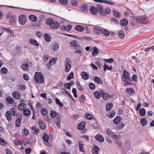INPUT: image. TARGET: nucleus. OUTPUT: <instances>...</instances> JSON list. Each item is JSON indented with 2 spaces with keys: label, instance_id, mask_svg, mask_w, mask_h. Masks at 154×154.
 <instances>
[{
  "label": "nucleus",
  "instance_id": "nucleus-53",
  "mask_svg": "<svg viewBox=\"0 0 154 154\" xmlns=\"http://www.w3.org/2000/svg\"><path fill=\"white\" fill-rule=\"evenodd\" d=\"M113 15L115 16L116 17L119 18L120 17L119 15V12L116 11H113Z\"/></svg>",
  "mask_w": 154,
  "mask_h": 154
},
{
  "label": "nucleus",
  "instance_id": "nucleus-48",
  "mask_svg": "<svg viewBox=\"0 0 154 154\" xmlns=\"http://www.w3.org/2000/svg\"><path fill=\"white\" fill-rule=\"evenodd\" d=\"M103 95L102 96V98L106 100H109V98L108 97V94L107 93H105L104 94H103Z\"/></svg>",
  "mask_w": 154,
  "mask_h": 154
},
{
  "label": "nucleus",
  "instance_id": "nucleus-52",
  "mask_svg": "<svg viewBox=\"0 0 154 154\" xmlns=\"http://www.w3.org/2000/svg\"><path fill=\"white\" fill-rule=\"evenodd\" d=\"M85 118L88 120H91L93 119L94 117L92 115L87 114L85 115Z\"/></svg>",
  "mask_w": 154,
  "mask_h": 154
},
{
  "label": "nucleus",
  "instance_id": "nucleus-33",
  "mask_svg": "<svg viewBox=\"0 0 154 154\" xmlns=\"http://www.w3.org/2000/svg\"><path fill=\"white\" fill-rule=\"evenodd\" d=\"M71 60L69 58H66L65 59V65L66 66L67 65H71Z\"/></svg>",
  "mask_w": 154,
  "mask_h": 154
},
{
  "label": "nucleus",
  "instance_id": "nucleus-24",
  "mask_svg": "<svg viewBox=\"0 0 154 154\" xmlns=\"http://www.w3.org/2000/svg\"><path fill=\"white\" fill-rule=\"evenodd\" d=\"M139 114L141 116H145L146 114V110L143 108H142L139 111Z\"/></svg>",
  "mask_w": 154,
  "mask_h": 154
},
{
  "label": "nucleus",
  "instance_id": "nucleus-49",
  "mask_svg": "<svg viewBox=\"0 0 154 154\" xmlns=\"http://www.w3.org/2000/svg\"><path fill=\"white\" fill-rule=\"evenodd\" d=\"M56 103L60 106L62 107L63 106V104L60 101V100L57 98L55 99Z\"/></svg>",
  "mask_w": 154,
  "mask_h": 154
},
{
  "label": "nucleus",
  "instance_id": "nucleus-34",
  "mask_svg": "<svg viewBox=\"0 0 154 154\" xmlns=\"http://www.w3.org/2000/svg\"><path fill=\"white\" fill-rule=\"evenodd\" d=\"M10 113L14 116H17V113L16 112L15 109L13 108H11V109L10 112Z\"/></svg>",
  "mask_w": 154,
  "mask_h": 154
},
{
  "label": "nucleus",
  "instance_id": "nucleus-38",
  "mask_svg": "<svg viewBox=\"0 0 154 154\" xmlns=\"http://www.w3.org/2000/svg\"><path fill=\"white\" fill-rule=\"evenodd\" d=\"M147 120L145 118H142L140 120V122L142 125L145 126L147 123Z\"/></svg>",
  "mask_w": 154,
  "mask_h": 154
},
{
  "label": "nucleus",
  "instance_id": "nucleus-37",
  "mask_svg": "<svg viewBox=\"0 0 154 154\" xmlns=\"http://www.w3.org/2000/svg\"><path fill=\"white\" fill-rule=\"evenodd\" d=\"M30 43L31 44L34 45L36 46H38L39 45V43L37 42V41L33 39H30Z\"/></svg>",
  "mask_w": 154,
  "mask_h": 154
},
{
  "label": "nucleus",
  "instance_id": "nucleus-11",
  "mask_svg": "<svg viewBox=\"0 0 154 154\" xmlns=\"http://www.w3.org/2000/svg\"><path fill=\"white\" fill-rule=\"evenodd\" d=\"M111 12L110 9L108 8H106L105 9H103V11L101 12V16H104L106 14H109Z\"/></svg>",
  "mask_w": 154,
  "mask_h": 154
},
{
  "label": "nucleus",
  "instance_id": "nucleus-14",
  "mask_svg": "<svg viewBox=\"0 0 154 154\" xmlns=\"http://www.w3.org/2000/svg\"><path fill=\"white\" fill-rule=\"evenodd\" d=\"M121 120L122 118L121 117L119 116H117L114 119L113 122L115 124H118L121 122Z\"/></svg>",
  "mask_w": 154,
  "mask_h": 154
},
{
  "label": "nucleus",
  "instance_id": "nucleus-17",
  "mask_svg": "<svg viewBox=\"0 0 154 154\" xmlns=\"http://www.w3.org/2000/svg\"><path fill=\"white\" fill-rule=\"evenodd\" d=\"M96 7L97 9V11L100 14H101V12H102L103 11V8L101 5L99 4H98L96 6Z\"/></svg>",
  "mask_w": 154,
  "mask_h": 154
},
{
  "label": "nucleus",
  "instance_id": "nucleus-42",
  "mask_svg": "<svg viewBox=\"0 0 154 154\" xmlns=\"http://www.w3.org/2000/svg\"><path fill=\"white\" fill-rule=\"evenodd\" d=\"M74 77V73L73 72H71L69 74L67 77V80L68 81L70 80L71 79H72Z\"/></svg>",
  "mask_w": 154,
  "mask_h": 154
},
{
  "label": "nucleus",
  "instance_id": "nucleus-62",
  "mask_svg": "<svg viewBox=\"0 0 154 154\" xmlns=\"http://www.w3.org/2000/svg\"><path fill=\"white\" fill-rule=\"evenodd\" d=\"M59 48V45L57 44H55L53 46V51H57V50H58Z\"/></svg>",
  "mask_w": 154,
  "mask_h": 154
},
{
  "label": "nucleus",
  "instance_id": "nucleus-39",
  "mask_svg": "<svg viewBox=\"0 0 154 154\" xmlns=\"http://www.w3.org/2000/svg\"><path fill=\"white\" fill-rule=\"evenodd\" d=\"M16 18L14 17H11L10 18V22L11 25H13L15 23Z\"/></svg>",
  "mask_w": 154,
  "mask_h": 154
},
{
  "label": "nucleus",
  "instance_id": "nucleus-26",
  "mask_svg": "<svg viewBox=\"0 0 154 154\" xmlns=\"http://www.w3.org/2000/svg\"><path fill=\"white\" fill-rule=\"evenodd\" d=\"M99 148L97 146L95 147L92 149V152L93 154H98V151Z\"/></svg>",
  "mask_w": 154,
  "mask_h": 154
},
{
  "label": "nucleus",
  "instance_id": "nucleus-12",
  "mask_svg": "<svg viewBox=\"0 0 154 154\" xmlns=\"http://www.w3.org/2000/svg\"><path fill=\"white\" fill-rule=\"evenodd\" d=\"M96 140L100 142H103L104 141V138L100 134H97L95 137Z\"/></svg>",
  "mask_w": 154,
  "mask_h": 154
},
{
  "label": "nucleus",
  "instance_id": "nucleus-15",
  "mask_svg": "<svg viewBox=\"0 0 154 154\" xmlns=\"http://www.w3.org/2000/svg\"><path fill=\"white\" fill-rule=\"evenodd\" d=\"M75 29L79 32H82L84 30V28L81 25H76L75 27Z\"/></svg>",
  "mask_w": 154,
  "mask_h": 154
},
{
  "label": "nucleus",
  "instance_id": "nucleus-25",
  "mask_svg": "<svg viewBox=\"0 0 154 154\" xmlns=\"http://www.w3.org/2000/svg\"><path fill=\"white\" fill-rule=\"evenodd\" d=\"M29 17V19L32 21L35 22L37 21V17L34 15H30Z\"/></svg>",
  "mask_w": 154,
  "mask_h": 154
},
{
  "label": "nucleus",
  "instance_id": "nucleus-30",
  "mask_svg": "<svg viewBox=\"0 0 154 154\" xmlns=\"http://www.w3.org/2000/svg\"><path fill=\"white\" fill-rule=\"evenodd\" d=\"M106 134L110 137H112L113 136L114 133L111 129L108 128L106 130Z\"/></svg>",
  "mask_w": 154,
  "mask_h": 154
},
{
  "label": "nucleus",
  "instance_id": "nucleus-61",
  "mask_svg": "<svg viewBox=\"0 0 154 154\" xmlns=\"http://www.w3.org/2000/svg\"><path fill=\"white\" fill-rule=\"evenodd\" d=\"M72 92L74 94V97L75 98H76L77 97V91L76 89L75 88H73L72 89Z\"/></svg>",
  "mask_w": 154,
  "mask_h": 154
},
{
  "label": "nucleus",
  "instance_id": "nucleus-22",
  "mask_svg": "<svg viewBox=\"0 0 154 154\" xmlns=\"http://www.w3.org/2000/svg\"><path fill=\"white\" fill-rule=\"evenodd\" d=\"M3 29L5 32L10 33L11 36H13L14 35V32L13 30H11L10 28H7L5 27Z\"/></svg>",
  "mask_w": 154,
  "mask_h": 154
},
{
  "label": "nucleus",
  "instance_id": "nucleus-29",
  "mask_svg": "<svg viewBox=\"0 0 154 154\" xmlns=\"http://www.w3.org/2000/svg\"><path fill=\"white\" fill-rule=\"evenodd\" d=\"M101 33H103L104 35L108 36L109 35V32L106 29H101Z\"/></svg>",
  "mask_w": 154,
  "mask_h": 154
},
{
  "label": "nucleus",
  "instance_id": "nucleus-63",
  "mask_svg": "<svg viewBox=\"0 0 154 154\" xmlns=\"http://www.w3.org/2000/svg\"><path fill=\"white\" fill-rule=\"evenodd\" d=\"M71 4L73 6H77V2L76 0H72Z\"/></svg>",
  "mask_w": 154,
  "mask_h": 154
},
{
  "label": "nucleus",
  "instance_id": "nucleus-2",
  "mask_svg": "<svg viewBox=\"0 0 154 154\" xmlns=\"http://www.w3.org/2000/svg\"><path fill=\"white\" fill-rule=\"evenodd\" d=\"M34 81L38 84L43 83L44 82V77L41 72H36L34 77Z\"/></svg>",
  "mask_w": 154,
  "mask_h": 154
},
{
  "label": "nucleus",
  "instance_id": "nucleus-46",
  "mask_svg": "<svg viewBox=\"0 0 154 154\" xmlns=\"http://www.w3.org/2000/svg\"><path fill=\"white\" fill-rule=\"evenodd\" d=\"M56 59V60H57V58H55L54 59H52L49 62V64L50 66H51V65H52L53 64H54L56 63V61L55 60V59Z\"/></svg>",
  "mask_w": 154,
  "mask_h": 154
},
{
  "label": "nucleus",
  "instance_id": "nucleus-4",
  "mask_svg": "<svg viewBox=\"0 0 154 154\" xmlns=\"http://www.w3.org/2000/svg\"><path fill=\"white\" fill-rule=\"evenodd\" d=\"M122 79L124 81H131L129 73L125 70L123 71V75L122 76Z\"/></svg>",
  "mask_w": 154,
  "mask_h": 154
},
{
  "label": "nucleus",
  "instance_id": "nucleus-45",
  "mask_svg": "<svg viewBox=\"0 0 154 154\" xmlns=\"http://www.w3.org/2000/svg\"><path fill=\"white\" fill-rule=\"evenodd\" d=\"M28 65L27 63L22 64L21 65V67L22 69L24 70H26L28 69Z\"/></svg>",
  "mask_w": 154,
  "mask_h": 154
},
{
  "label": "nucleus",
  "instance_id": "nucleus-3",
  "mask_svg": "<svg viewBox=\"0 0 154 154\" xmlns=\"http://www.w3.org/2000/svg\"><path fill=\"white\" fill-rule=\"evenodd\" d=\"M134 19L136 20L137 22L139 23L146 24L149 21L148 19L144 15L135 17H134Z\"/></svg>",
  "mask_w": 154,
  "mask_h": 154
},
{
  "label": "nucleus",
  "instance_id": "nucleus-47",
  "mask_svg": "<svg viewBox=\"0 0 154 154\" xmlns=\"http://www.w3.org/2000/svg\"><path fill=\"white\" fill-rule=\"evenodd\" d=\"M18 88L19 90L24 91L26 88V86L23 85H21L18 86Z\"/></svg>",
  "mask_w": 154,
  "mask_h": 154
},
{
  "label": "nucleus",
  "instance_id": "nucleus-40",
  "mask_svg": "<svg viewBox=\"0 0 154 154\" xmlns=\"http://www.w3.org/2000/svg\"><path fill=\"white\" fill-rule=\"evenodd\" d=\"M6 100L7 102L9 103L10 104H12L14 101L13 99L11 97H7Z\"/></svg>",
  "mask_w": 154,
  "mask_h": 154
},
{
  "label": "nucleus",
  "instance_id": "nucleus-20",
  "mask_svg": "<svg viewBox=\"0 0 154 154\" xmlns=\"http://www.w3.org/2000/svg\"><path fill=\"white\" fill-rule=\"evenodd\" d=\"M94 82L98 84H102L103 83L101 79L97 76H95L94 78Z\"/></svg>",
  "mask_w": 154,
  "mask_h": 154
},
{
  "label": "nucleus",
  "instance_id": "nucleus-1",
  "mask_svg": "<svg viewBox=\"0 0 154 154\" xmlns=\"http://www.w3.org/2000/svg\"><path fill=\"white\" fill-rule=\"evenodd\" d=\"M46 24L49 25V26L52 29H57L60 26L59 23L57 22L54 21L52 18H48L45 21Z\"/></svg>",
  "mask_w": 154,
  "mask_h": 154
},
{
  "label": "nucleus",
  "instance_id": "nucleus-43",
  "mask_svg": "<svg viewBox=\"0 0 154 154\" xmlns=\"http://www.w3.org/2000/svg\"><path fill=\"white\" fill-rule=\"evenodd\" d=\"M23 114L26 116H28L30 114V110L28 109H24L23 111Z\"/></svg>",
  "mask_w": 154,
  "mask_h": 154
},
{
  "label": "nucleus",
  "instance_id": "nucleus-36",
  "mask_svg": "<svg viewBox=\"0 0 154 154\" xmlns=\"http://www.w3.org/2000/svg\"><path fill=\"white\" fill-rule=\"evenodd\" d=\"M57 115V113L55 111H51V112L50 113V116L52 118H55Z\"/></svg>",
  "mask_w": 154,
  "mask_h": 154
},
{
  "label": "nucleus",
  "instance_id": "nucleus-18",
  "mask_svg": "<svg viewBox=\"0 0 154 154\" xmlns=\"http://www.w3.org/2000/svg\"><path fill=\"white\" fill-rule=\"evenodd\" d=\"M22 119V117H21L20 118H18L16 120L15 122V125L17 127H19L20 126Z\"/></svg>",
  "mask_w": 154,
  "mask_h": 154
},
{
  "label": "nucleus",
  "instance_id": "nucleus-7",
  "mask_svg": "<svg viewBox=\"0 0 154 154\" xmlns=\"http://www.w3.org/2000/svg\"><path fill=\"white\" fill-rule=\"evenodd\" d=\"M79 8L83 11H87L88 10V6L86 3H84L83 5H80Z\"/></svg>",
  "mask_w": 154,
  "mask_h": 154
},
{
  "label": "nucleus",
  "instance_id": "nucleus-16",
  "mask_svg": "<svg viewBox=\"0 0 154 154\" xmlns=\"http://www.w3.org/2000/svg\"><path fill=\"white\" fill-rule=\"evenodd\" d=\"M82 78L85 80H87L89 78V75L87 72H83L81 73Z\"/></svg>",
  "mask_w": 154,
  "mask_h": 154
},
{
  "label": "nucleus",
  "instance_id": "nucleus-60",
  "mask_svg": "<svg viewBox=\"0 0 154 154\" xmlns=\"http://www.w3.org/2000/svg\"><path fill=\"white\" fill-rule=\"evenodd\" d=\"M72 27V26L70 25H67L66 26H65V30L66 31H70Z\"/></svg>",
  "mask_w": 154,
  "mask_h": 154
},
{
  "label": "nucleus",
  "instance_id": "nucleus-58",
  "mask_svg": "<svg viewBox=\"0 0 154 154\" xmlns=\"http://www.w3.org/2000/svg\"><path fill=\"white\" fill-rule=\"evenodd\" d=\"M41 112L42 114L45 116H46L48 113V112L47 109H42Z\"/></svg>",
  "mask_w": 154,
  "mask_h": 154
},
{
  "label": "nucleus",
  "instance_id": "nucleus-23",
  "mask_svg": "<svg viewBox=\"0 0 154 154\" xmlns=\"http://www.w3.org/2000/svg\"><path fill=\"white\" fill-rule=\"evenodd\" d=\"M70 45L72 47H75L76 48L78 47V44L76 40H73L71 42Z\"/></svg>",
  "mask_w": 154,
  "mask_h": 154
},
{
  "label": "nucleus",
  "instance_id": "nucleus-13",
  "mask_svg": "<svg viewBox=\"0 0 154 154\" xmlns=\"http://www.w3.org/2000/svg\"><path fill=\"white\" fill-rule=\"evenodd\" d=\"M86 123L85 122H82L78 124L77 126V128L79 130H82L85 127Z\"/></svg>",
  "mask_w": 154,
  "mask_h": 154
},
{
  "label": "nucleus",
  "instance_id": "nucleus-19",
  "mask_svg": "<svg viewBox=\"0 0 154 154\" xmlns=\"http://www.w3.org/2000/svg\"><path fill=\"white\" fill-rule=\"evenodd\" d=\"M99 53L98 49L96 47L93 48V51L92 52V54L93 56H96Z\"/></svg>",
  "mask_w": 154,
  "mask_h": 154
},
{
  "label": "nucleus",
  "instance_id": "nucleus-54",
  "mask_svg": "<svg viewBox=\"0 0 154 154\" xmlns=\"http://www.w3.org/2000/svg\"><path fill=\"white\" fill-rule=\"evenodd\" d=\"M1 72L3 74H6L7 73L8 70L5 67H2L1 70Z\"/></svg>",
  "mask_w": 154,
  "mask_h": 154
},
{
  "label": "nucleus",
  "instance_id": "nucleus-8",
  "mask_svg": "<svg viewBox=\"0 0 154 154\" xmlns=\"http://www.w3.org/2000/svg\"><path fill=\"white\" fill-rule=\"evenodd\" d=\"M90 10L91 13L94 15L96 14L97 13L96 7H95L93 6H91L90 7Z\"/></svg>",
  "mask_w": 154,
  "mask_h": 154
},
{
  "label": "nucleus",
  "instance_id": "nucleus-35",
  "mask_svg": "<svg viewBox=\"0 0 154 154\" xmlns=\"http://www.w3.org/2000/svg\"><path fill=\"white\" fill-rule=\"evenodd\" d=\"M77 87L80 90L83 91L84 90L82 86L79 82L77 81L76 82Z\"/></svg>",
  "mask_w": 154,
  "mask_h": 154
},
{
  "label": "nucleus",
  "instance_id": "nucleus-31",
  "mask_svg": "<svg viewBox=\"0 0 154 154\" xmlns=\"http://www.w3.org/2000/svg\"><path fill=\"white\" fill-rule=\"evenodd\" d=\"M6 116L7 119L9 121H10L11 120V117H12L10 113V111H7L5 114Z\"/></svg>",
  "mask_w": 154,
  "mask_h": 154
},
{
  "label": "nucleus",
  "instance_id": "nucleus-9",
  "mask_svg": "<svg viewBox=\"0 0 154 154\" xmlns=\"http://www.w3.org/2000/svg\"><path fill=\"white\" fill-rule=\"evenodd\" d=\"M12 95L13 97L16 99H19L21 97L20 94L17 91L13 92Z\"/></svg>",
  "mask_w": 154,
  "mask_h": 154
},
{
  "label": "nucleus",
  "instance_id": "nucleus-10",
  "mask_svg": "<svg viewBox=\"0 0 154 154\" xmlns=\"http://www.w3.org/2000/svg\"><path fill=\"white\" fill-rule=\"evenodd\" d=\"M27 105L24 103H22L19 104L18 106V109L20 111L24 110L25 108H26Z\"/></svg>",
  "mask_w": 154,
  "mask_h": 154
},
{
  "label": "nucleus",
  "instance_id": "nucleus-5",
  "mask_svg": "<svg viewBox=\"0 0 154 154\" xmlns=\"http://www.w3.org/2000/svg\"><path fill=\"white\" fill-rule=\"evenodd\" d=\"M27 18L25 15L23 14L19 17V21L21 24L24 25L26 22Z\"/></svg>",
  "mask_w": 154,
  "mask_h": 154
},
{
  "label": "nucleus",
  "instance_id": "nucleus-51",
  "mask_svg": "<svg viewBox=\"0 0 154 154\" xmlns=\"http://www.w3.org/2000/svg\"><path fill=\"white\" fill-rule=\"evenodd\" d=\"M125 146L126 147V149H129L130 148V142L129 141H127L125 144Z\"/></svg>",
  "mask_w": 154,
  "mask_h": 154
},
{
  "label": "nucleus",
  "instance_id": "nucleus-32",
  "mask_svg": "<svg viewBox=\"0 0 154 154\" xmlns=\"http://www.w3.org/2000/svg\"><path fill=\"white\" fill-rule=\"evenodd\" d=\"M118 35L119 37L121 39L125 37V33L122 30H120L119 32Z\"/></svg>",
  "mask_w": 154,
  "mask_h": 154
},
{
  "label": "nucleus",
  "instance_id": "nucleus-55",
  "mask_svg": "<svg viewBox=\"0 0 154 154\" xmlns=\"http://www.w3.org/2000/svg\"><path fill=\"white\" fill-rule=\"evenodd\" d=\"M116 143L117 146L119 147H122V143L119 141V140H117L116 141Z\"/></svg>",
  "mask_w": 154,
  "mask_h": 154
},
{
  "label": "nucleus",
  "instance_id": "nucleus-28",
  "mask_svg": "<svg viewBox=\"0 0 154 154\" xmlns=\"http://www.w3.org/2000/svg\"><path fill=\"white\" fill-rule=\"evenodd\" d=\"M120 24L122 26H125L128 24V21L126 19H124L121 20Z\"/></svg>",
  "mask_w": 154,
  "mask_h": 154
},
{
  "label": "nucleus",
  "instance_id": "nucleus-56",
  "mask_svg": "<svg viewBox=\"0 0 154 154\" xmlns=\"http://www.w3.org/2000/svg\"><path fill=\"white\" fill-rule=\"evenodd\" d=\"M103 2L106 3L107 4H110L112 5H113L114 4V3L113 2H112L111 1L103 0Z\"/></svg>",
  "mask_w": 154,
  "mask_h": 154
},
{
  "label": "nucleus",
  "instance_id": "nucleus-41",
  "mask_svg": "<svg viewBox=\"0 0 154 154\" xmlns=\"http://www.w3.org/2000/svg\"><path fill=\"white\" fill-rule=\"evenodd\" d=\"M79 150L80 151H81L83 152H85V150L84 149L83 145V144L81 143L80 141H79Z\"/></svg>",
  "mask_w": 154,
  "mask_h": 154
},
{
  "label": "nucleus",
  "instance_id": "nucleus-50",
  "mask_svg": "<svg viewBox=\"0 0 154 154\" xmlns=\"http://www.w3.org/2000/svg\"><path fill=\"white\" fill-rule=\"evenodd\" d=\"M113 104L112 103L108 104L106 105V110L107 111H109L112 108Z\"/></svg>",
  "mask_w": 154,
  "mask_h": 154
},
{
  "label": "nucleus",
  "instance_id": "nucleus-64",
  "mask_svg": "<svg viewBox=\"0 0 154 154\" xmlns=\"http://www.w3.org/2000/svg\"><path fill=\"white\" fill-rule=\"evenodd\" d=\"M90 88L91 90H94L95 88V85L92 83H90L89 84Z\"/></svg>",
  "mask_w": 154,
  "mask_h": 154
},
{
  "label": "nucleus",
  "instance_id": "nucleus-44",
  "mask_svg": "<svg viewBox=\"0 0 154 154\" xmlns=\"http://www.w3.org/2000/svg\"><path fill=\"white\" fill-rule=\"evenodd\" d=\"M44 140L46 142H48L49 139V136L47 134H45L43 136Z\"/></svg>",
  "mask_w": 154,
  "mask_h": 154
},
{
  "label": "nucleus",
  "instance_id": "nucleus-6",
  "mask_svg": "<svg viewBox=\"0 0 154 154\" xmlns=\"http://www.w3.org/2000/svg\"><path fill=\"white\" fill-rule=\"evenodd\" d=\"M93 30L94 33L99 35L101 33V28L98 26H96L93 28Z\"/></svg>",
  "mask_w": 154,
  "mask_h": 154
},
{
  "label": "nucleus",
  "instance_id": "nucleus-57",
  "mask_svg": "<svg viewBox=\"0 0 154 154\" xmlns=\"http://www.w3.org/2000/svg\"><path fill=\"white\" fill-rule=\"evenodd\" d=\"M94 95L97 99H99L100 97V95L97 91L95 92Z\"/></svg>",
  "mask_w": 154,
  "mask_h": 154
},
{
  "label": "nucleus",
  "instance_id": "nucleus-27",
  "mask_svg": "<svg viewBox=\"0 0 154 154\" xmlns=\"http://www.w3.org/2000/svg\"><path fill=\"white\" fill-rule=\"evenodd\" d=\"M44 37L46 41L49 42L51 40V37L48 34L45 33L44 35Z\"/></svg>",
  "mask_w": 154,
  "mask_h": 154
},
{
  "label": "nucleus",
  "instance_id": "nucleus-59",
  "mask_svg": "<svg viewBox=\"0 0 154 154\" xmlns=\"http://www.w3.org/2000/svg\"><path fill=\"white\" fill-rule=\"evenodd\" d=\"M65 71L66 72H68L71 68V65L65 66Z\"/></svg>",
  "mask_w": 154,
  "mask_h": 154
},
{
  "label": "nucleus",
  "instance_id": "nucleus-21",
  "mask_svg": "<svg viewBox=\"0 0 154 154\" xmlns=\"http://www.w3.org/2000/svg\"><path fill=\"white\" fill-rule=\"evenodd\" d=\"M40 127L42 129H45L46 128V125L44 122L42 120H39Z\"/></svg>",
  "mask_w": 154,
  "mask_h": 154
}]
</instances>
